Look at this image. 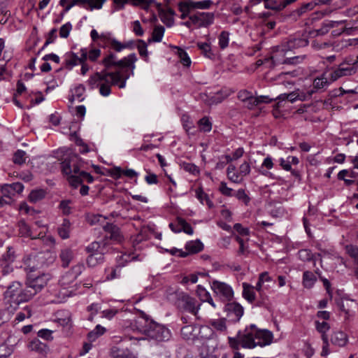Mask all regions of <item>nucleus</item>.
Wrapping results in <instances>:
<instances>
[{"label":"nucleus","instance_id":"obj_33","mask_svg":"<svg viewBox=\"0 0 358 358\" xmlns=\"http://www.w3.org/2000/svg\"><path fill=\"white\" fill-rule=\"evenodd\" d=\"M243 297L249 302H253L255 300V293L254 292V287L246 282H243Z\"/></svg>","mask_w":358,"mask_h":358},{"label":"nucleus","instance_id":"obj_60","mask_svg":"<svg viewBox=\"0 0 358 358\" xmlns=\"http://www.w3.org/2000/svg\"><path fill=\"white\" fill-rule=\"evenodd\" d=\"M178 8L181 13H189L190 10L194 9L192 1H180L178 3Z\"/></svg>","mask_w":358,"mask_h":358},{"label":"nucleus","instance_id":"obj_51","mask_svg":"<svg viewBox=\"0 0 358 358\" xmlns=\"http://www.w3.org/2000/svg\"><path fill=\"white\" fill-rule=\"evenodd\" d=\"M328 85V80L326 77H324V75H322L321 77H317L314 79L313 81V87L315 90H320L324 88Z\"/></svg>","mask_w":358,"mask_h":358},{"label":"nucleus","instance_id":"obj_21","mask_svg":"<svg viewBox=\"0 0 358 358\" xmlns=\"http://www.w3.org/2000/svg\"><path fill=\"white\" fill-rule=\"evenodd\" d=\"M176 222L178 224V229H174V224L173 223H170L169 224V227L171 228V229L173 232L179 233V232L182 231H184L185 233H186L187 234H189V235L193 234L194 231H193L192 227L183 218H182V217H177Z\"/></svg>","mask_w":358,"mask_h":358},{"label":"nucleus","instance_id":"obj_7","mask_svg":"<svg viewBox=\"0 0 358 358\" xmlns=\"http://www.w3.org/2000/svg\"><path fill=\"white\" fill-rule=\"evenodd\" d=\"M49 253L40 252L36 255L28 256L23 259V266L24 271L27 274H31V273L43 268L45 266L48 264V258L46 255Z\"/></svg>","mask_w":358,"mask_h":358},{"label":"nucleus","instance_id":"obj_46","mask_svg":"<svg viewBox=\"0 0 358 358\" xmlns=\"http://www.w3.org/2000/svg\"><path fill=\"white\" fill-rule=\"evenodd\" d=\"M210 325L217 331H224L227 329L225 319L212 320L209 322Z\"/></svg>","mask_w":358,"mask_h":358},{"label":"nucleus","instance_id":"obj_52","mask_svg":"<svg viewBox=\"0 0 358 358\" xmlns=\"http://www.w3.org/2000/svg\"><path fill=\"white\" fill-rule=\"evenodd\" d=\"M344 22L345 21L343 20L326 22L324 23V27L318 30V32L321 34H324L328 31L329 28L337 27Z\"/></svg>","mask_w":358,"mask_h":358},{"label":"nucleus","instance_id":"obj_44","mask_svg":"<svg viewBox=\"0 0 358 358\" xmlns=\"http://www.w3.org/2000/svg\"><path fill=\"white\" fill-rule=\"evenodd\" d=\"M105 332L106 329L100 324H97L94 330L88 333L87 337L91 341H94Z\"/></svg>","mask_w":358,"mask_h":358},{"label":"nucleus","instance_id":"obj_28","mask_svg":"<svg viewBox=\"0 0 358 358\" xmlns=\"http://www.w3.org/2000/svg\"><path fill=\"white\" fill-rule=\"evenodd\" d=\"M332 344L338 347L345 345L348 342L347 335L341 331H337L333 333L331 337Z\"/></svg>","mask_w":358,"mask_h":358},{"label":"nucleus","instance_id":"obj_49","mask_svg":"<svg viewBox=\"0 0 358 358\" xmlns=\"http://www.w3.org/2000/svg\"><path fill=\"white\" fill-rule=\"evenodd\" d=\"M198 48L201 50L203 55L208 58H212L213 54L210 45L208 43H197Z\"/></svg>","mask_w":358,"mask_h":358},{"label":"nucleus","instance_id":"obj_43","mask_svg":"<svg viewBox=\"0 0 358 358\" xmlns=\"http://www.w3.org/2000/svg\"><path fill=\"white\" fill-rule=\"evenodd\" d=\"M45 196V192L43 189H36L31 192L29 199L32 203H36Z\"/></svg>","mask_w":358,"mask_h":358},{"label":"nucleus","instance_id":"obj_42","mask_svg":"<svg viewBox=\"0 0 358 358\" xmlns=\"http://www.w3.org/2000/svg\"><path fill=\"white\" fill-rule=\"evenodd\" d=\"M136 46L138 49L140 56L145 60H147L148 52L147 50L148 43L143 40L136 41Z\"/></svg>","mask_w":358,"mask_h":358},{"label":"nucleus","instance_id":"obj_62","mask_svg":"<svg viewBox=\"0 0 358 358\" xmlns=\"http://www.w3.org/2000/svg\"><path fill=\"white\" fill-rule=\"evenodd\" d=\"M299 257L302 261H310L313 258V254L310 250L308 249H303L298 252Z\"/></svg>","mask_w":358,"mask_h":358},{"label":"nucleus","instance_id":"obj_9","mask_svg":"<svg viewBox=\"0 0 358 358\" xmlns=\"http://www.w3.org/2000/svg\"><path fill=\"white\" fill-rule=\"evenodd\" d=\"M49 279V275L46 273H42L37 276L34 274H29L26 288L29 291V293L32 294L33 297L47 285Z\"/></svg>","mask_w":358,"mask_h":358},{"label":"nucleus","instance_id":"obj_20","mask_svg":"<svg viewBox=\"0 0 358 358\" xmlns=\"http://www.w3.org/2000/svg\"><path fill=\"white\" fill-rule=\"evenodd\" d=\"M308 45V40L304 38H290L284 45L282 52L291 50L295 48L306 47Z\"/></svg>","mask_w":358,"mask_h":358},{"label":"nucleus","instance_id":"obj_32","mask_svg":"<svg viewBox=\"0 0 358 358\" xmlns=\"http://www.w3.org/2000/svg\"><path fill=\"white\" fill-rule=\"evenodd\" d=\"M315 328L320 333L322 334V339L323 343L327 345L328 336L326 334V332L328 331L330 329L329 324L325 321L321 322L320 321H315Z\"/></svg>","mask_w":358,"mask_h":358},{"label":"nucleus","instance_id":"obj_6","mask_svg":"<svg viewBox=\"0 0 358 358\" xmlns=\"http://www.w3.org/2000/svg\"><path fill=\"white\" fill-rule=\"evenodd\" d=\"M90 36L94 42H98L99 41V44L101 45H110L117 52H120L124 48H129L132 43L131 42L122 43L117 40L112 38L111 34L110 33H102L99 34V33L95 29H92L91 31Z\"/></svg>","mask_w":358,"mask_h":358},{"label":"nucleus","instance_id":"obj_2","mask_svg":"<svg viewBox=\"0 0 358 358\" xmlns=\"http://www.w3.org/2000/svg\"><path fill=\"white\" fill-rule=\"evenodd\" d=\"M171 336V331L167 327L136 308V341L153 339L162 342L169 341Z\"/></svg>","mask_w":358,"mask_h":358},{"label":"nucleus","instance_id":"obj_1","mask_svg":"<svg viewBox=\"0 0 358 358\" xmlns=\"http://www.w3.org/2000/svg\"><path fill=\"white\" fill-rule=\"evenodd\" d=\"M273 334L266 329H258L255 324L239 331L236 337H228L229 346L238 350L240 347L252 349L257 346L264 347L272 343Z\"/></svg>","mask_w":358,"mask_h":358},{"label":"nucleus","instance_id":"obj_5","mask_svg":"<svg viewBox=\"0 0 358 358\" xmlns=\"http://www.w3.org/2000/svg\"><path fill=\"white\" fill-rule=\"evenodd\" d=\"M3 296L5 303L15 309L21 303L30 300L32 294L26 287L24 289L19 281H13L6 287Z\"/></svg>","mask_w":358,"mask_h":358},{"label":"nucleus","instance_id":"obj_16","mask_svg":"<svg viewBox=\"0 0 358 358\" xmlns=\"http://www.w3.org/2000/svg\"><path fill=\"white\" fill-rule=\"evenodd\" d=\"M357 71V69L348 64H341L339 66L334 70L330 73V80L331 81H336L341 77L351 76L355 74Z\"/></svg>","mask_w":358,"mask_h":358},{"label":"nucleus","instance_id":"obj_40","mask_svg":"<svg viewBox=\"0 0 358 358\" xmlns=\"http://www.w3.org/2000/svg\"><path fill=\"white\" fill-rule=\"evenodd\" d=\"M59 257L62 262V266L66 267L73 259V252L69 248L64 249L61 251Z\"/></svg>","mask_w":358,"mask_h":358},{"label":"nucleus","instance_id":"obj_17","mask_svg":"<svg viewBox=\"0 0 358 358\" xmlns=\"http://www.w3.org/2000/svg\"><path fill=\"white\" fill-rule=\"evenodd\" d=\"M314 92L313 90H311L307 93H304L298 90L289 94H282L279 95L277 99L280 100H289L290 102H294L296 100L306 101L311 97Z\"/></svg>","mask_w":358,"mask_h":358},{"label":"nucleus","instance_id":"obj_57","mask_svg":"<svg viewBox=\"0 0 358 358\" xmlns=\"http://www.w3.org/2000/svg\"><path fill=\"white\" fill-rule=\"evenodd\" d=\"M213 4V1L211 0H203L200 1H192V6L194 8L197 9H207L210 7Z\"/></svg>","mask_w":358,"mask_h":358},{"label":"nucleus","instance_id":"obj_36","mask_svg":"<svg viewBox=\"0 0 358 358\" xmlns=\"http://www.w3.org/2000/svg\"><path fill=\"white\" fill-rule=\"evenodd\" d=\"M165 31V29L162 25H157L155 27L152 38H149L148 43H150L152 41L160 42L162 40Z\"/></svg>","mask_w":358,"mask_h":358},{"label":"nucleus","instance_id":"obj_13","mask_svg":"<svg viewBox=\"0 0 358 358\" xmlns=\"http://www.w3.org/2000/svg\"><path fill=\"white\" fill-rule=\"evenodd\" d=\"M79 157L73 154L66 157L61 164L62 170L64 174L68 176V178L71 176H78L80 172L78 166Z\"/></svg>","mask_w":358,"mask_h":358},{"label":"nucleus","instance_id":"obj_4","mask_svg":"<svg viewBox=\"0 0 358 358\" xmlns=\"http://www.w3.org/2000/svg\"><path fill=\"white\" fill-rule=\"evenodd\" d=\"M136 6H139L148 13L147 21L151 22H156L157 21V17L155 14L154 8H155L158 12L161 21L166 26L171 27L174 24L173 17L176 14L175 11L171 8L164 9L162 4L156 2L155 0H136Z\"/></svg>","mask_w":358,"mask_h":358},{"label":"nucleus","instance_id":"obj_50","mask_svg":"<svg viewBox=\"0 0 358 358\" xmlns=\"http://www.w3.org/2000/svg\"><path fill=\"white\" fill-rule=\"evenodd\" d=\"M347 253L354 259L355 263L358 267V247L349 245L345 247Z\"/></svg>","mask_w":358,"mask_h":358},{"label":"nucleus","instance_id":"obj_24","mask_svg":"<svg viewBox=\"0 0 358 358\" xmlns=\"http://www.w3.org/2000/svg\"><path fill=\"white\" fill-rule=\"evenodd\" d=\"M356 307V303L353 300L342 301L339 303L340 310L345 313V320H348L353 315V308Z\"/></svg>","mask_w":358,"mask_h":358},{"label":"nucleus","instance_id":"obj_54","mask_svg":"<svg viewBox=\"0 0 358 358\" xmlns=\"http://www.w3.org/2000/svg\"><path fill=\"white\" fill-rule=\"evenodd\" d=\"M178 55L180 59L181 63L185 66H189L191 64V60L187 52L182 48H178Z\"/></svg>","mask_w":358,"mask_h":358},{"label":"nucleus","instance_id":"obj_27","mask_svg":"<svg viewBox=\"0 0 358 358\" xmlns=\"http://www.w3.org/2000/svg\"><path fill=\"white\" fill-rule=\"evenodd\" d=\"M152 233H154L153 224L143 225L141 228L140 231L136 236V243L150 238L152 236Z\"/></svg>","mask_w":358,"mask_h":358},{"label":"nucleus","instance_id":"obj_8","mask_svg":"<svg viewBox=\"0 0 358 358\" xmlns=\"http://www.w3.org/2000/svg\"><path fill=\"white\" fill-rule=\"evenodd\" d=\"M134 341L131 337H125L122 340L120 346H114L110 350L112 358H133Z\"/></svg>","mask_w":358,"mask_h":358},{"label":"nucleus","instance_id":"obj_19","mask_svg":"<svg viewBox=\"0 0 358 358\" xmlns=\"http://www.w3.org/2000/svg\"><path fill=\"white\" fill-rule=\"evenodd\" d=\"M84 180L89 183H92L94 181V178L89 173L80 171L78 176H71L68 178L69 184L75 188L81 185Z\"/></svg>","mask_w":358,"mask_h":358},{"label":"nucleus","instance_id":"obj_38","mask_svg":"<svg viewBox=\"0 0 358 358\" xmlns=\"http://www.w3.org/2000/svg\"><path fill=\"white\" fill-rule=\"evenodd\" d=\"M357 176V173L353 171L348 170H342L338 174V178L339 180H343L345 182L350 185L354 182V180L352 179H347L346 177H350V178H355Z\"/></svg>","mask_w":358,"mask_h":358},{"label":"nucleus","instance_id":"obj_56","mask_svg":"<svg viewBox=\"0 0 358 358\" xmlns=\"http://www.w3.org/2000/svg\"><path fill=\"white\" fill-rule=\"evenodd\" d=\"M108 219H109V217H103L97 214L88 216L87 221L90 224L93 225L98 223L103 224L104 221Z\"/></svg>","mask_w":358,"mask_h":358},{"label":"nucleus","instance_id":"obj_14","mask_svg":"<svg viewBox=\"0 0 358 358\" xmlns=\"http://www.w3.org/2000/svg\"><path fill=\"white\" fill-rule=\"evenodd\" d=\"M211 288L215 294L223 301H230L233 298V289L225 282L213 280L211 282Z\"/></svg>","mask_w":358,"mask_h":358},{"label":"nucleus","instance_id":"obj_39","mask_svg":"<svg viewBox=\"0 0 358 358\" xmlns=\"http://www.w3.org/2000/svg\"><path fill=\"white\" fill-rule=\"evenodd\" d=\"M103 256L101 252H95L90 255L87 259V264L90 267H94L103 262Z\"/></svg>","mask_w":358,"mask_h":358},{"label":"nucleus","instance_id":"obj_53","mask_svg":"<svg viewBox=\"0 0 358 358\" xmlns=\"http://www.w3.org/2000/svg\"><path fill=\"white\" fill-rule=\"evenodd\" d=\"M26 158V152L18 150L15 152L13 161L15 164L21 165L25 162Z\"/></svg>","mask_w":358,"mask_h":358},{"label":"nucleus","instance_id":"obj_31","mask_svg":"<svg viewBox=\"0 0 358 358\" xmlns=\"http://www.w3.org/2000/svg\"><path fill=\"white\" fill-rule=\"evenodd\" d=\"M316 281L317 278L313 272L309 271L303 272L302 283L304 287L310 289L313 287Z\"/></svg>","mask_w":358,"mask_h":358},{"label":"nucleus","instance_id":"obj_48","mask_svg":"<svg viewBox=\"0 0 358 358\" xmlns=\"http://www.w3.org/2000/svg\"><path fill=\"white\" fill-rule=\"evenodd\" d=\"M235 171H236L235 166L232 165V164L229 165L227 169V177H228L229 180H230L231 181L236 182V183H238L240 182L239 176L236 173Z\"/></svg>","mask_w":358,"mask_h":358},{"label":"nucleus","instance_id":"obj_29","mask_svg":"<svg viewBox=\"0 0 358 358\" xmlns=\"http://www.w3.org/2000/svg\"><path fill=\"white\" fill-rule=\"evenodd\" d=\"M186 252L189 254H195L203 249V245L199 240L191 241L185 245Z\"/></svg>","mask_w":358,"mask_h":358},{"label":"nucleus","instance_id":"obj_22","mask_svg":"<svg viewBox=\"0 0 358 358\" xmlns=\"http://www.w3.org/2000/svg\"><path fill=\"white\" fill-rule=\"evenodd\" d=\"M103 229L104 231L108 234H110V238L120 243L122 239V236L120 234V229L116 225L113 224L106 222V224L103 226Z\"/></svg>","mask_w":358,"mask_h":358},{"label":"nucleus","instance_id":"obj_18","mask_svg":"<svg viewBox=\"0 0 358 358\" xmlns=\"http://www.w3.org/2000/svg\"><path fill=\"white\" fill-rule=\"evenodd\" d=\"M224 309L228 317L234 322L239 321L244 312L243 306L236 302L227 303Z\"/></svg>","mask_w":358,"mask_h":358},{"label":"nucleus","instance_id":"obj_12","mask_svg":"<svg viewBox=\"0 0 358 358\" xmlns=\"http://www.w3.org/2000/svg\"><path fill=\"white\" fill-rule=\"evenodd\" d=\"M85 266L82 263H78L73 266L71 270L65 273L60 278L59 283L64 289L74 282L76 279L82 273Z\"/></svg>","mask_w":358,"mask_h":358},{"label":"nucleus","instance_id":"obj_58","mask_svg":"<svg viewBox=\"0 0 358 358\" xmlns=\"http://www.w3.org/2000/svg\"><path fill=\"white\" fill-rule=\"evenodd\" d=\"M120 268L117 266L116 268H108L106 269V279L108 280H113L119 276Z\"/></svg>","mask_w":358,"mask_h":358},{"label":"nucleus","instance_id":"obj_30","mask_svg":"<svg viewBox=\"0 0 358 358\" xmlns=\"http://www.w3.org/2000/svg\"><path fill=\"white\" fill-rule=\"evenodd\" d=\"M195 196L202 204H206L209 208L214 207L213 202L210 199L208 195L204 192L202 187H199L195 190Z\"/></svg>","mask_w":358,"mask_h":358},{"label":"nucleus","instance_id":"obj_35","mask_svg":"<svg viewBox=\"0 0 358 358\" xmlns=\"http://www.w3.org/2000/svg\"><path fill=\"white\" fill-rule=\"evenodd\" d=\"M17 226L19 234L22 236L30 237L31 239L37 238L36 236L32 235L29 226L24 220H20Z\"/></svg>","mask_w":358,"mask_h":358},{"label":"nucleus","instance_id":"obj_26","mask_svg":"<svg viewBox=\"0 0 358 358\" xmlns=\"http://www.w3.org/2000/svg\"><path fill=\"white\" fill-rule=\"evenodd\" d=\"M28 348L31 351H34L39 354H45L48 351V347L47 345L42 343L38 338H34L28 344Z\"/></svg>","mask_w":358,"mask_h":358},{"label":"nucleus","instance_id":"obj_41","mask_svg":"<svg viewBox=\"0 0 358 358\" xmlns=\"http://www.w3.org/2000/svg\"><path fill=\"white\" fill-rule=\"evenodd\" d=\"M15 258V251L13 250V248L8 247L6 252L1 257L0 263L11 264L14 262Z\"/></svg>","mask_w":358,"mask_h":358},{"label":"nucleus","instance_id":"obj_25","mask_svg":"<svg viewBox=\"0 0 358 358\" xmlns=\"http://www.w3.org/2000/svg\"><path fill=\"white\" fill-rule=\"evenodd\" d=\"M233 92L228 89H222L213 96H210L208 101V105L217 104L221 103L224 99L227 98Z\"/></svg>","mask_w":358,"mask_h":358},{"label":"nucleus","instance_id":"obj_63","mask_svg":"<svg viewBox=\"0 0 358 358\" xmlns=\"http://www.w3.org/2000/svg\"><path fill=\"white\" fill-rule=\"evenodd\" d=\"M235 196L238 200L243 201L245 205H248V203L250 202V197L248 196V194L245 192V190L243 189H238L236 192Z\"/></svg>","mask_w":358,"mask_h":358},{"label":"nucleus","instance_id":"obj_45","mask_svg":"<svg viewBox=\"0 0 358 358\" xmlns=\"http://www.w3.org/2000/svg\"><path fill=\"white\" fill-rule=\"evenodd\" d=\"M230 34L227 31H222L218 36V43L221 49L224 50L228 47Z\"/></svg>","mask_w":358,"mask_h":358},{"label":"nucleus","instance_id":"obj_59","mask_svg":"<svg viewBox=\"0 0 358 358\" xmlns=\"http://www.w3.org/2000/svg\"><path fill=\"white\" fill-rule=\"evenodd\" d=\"M315 6V3H314L313 1L311 2L302 5L299 8L296 9L295 12L298 14L299 16H300L306 11L313 10Z\"/></svg>","mask_w":358,"mask_h":358},{"label":"nucleus","instance_id":"obj_23","mask_svg":"<svg viewBox=\"0 0 358 358\" xmlns=\"http://www.w3.org/2000/svg\"><path fill=\"white\" fill-rule=\"evenodd\" d=\"M57 323L69 329L71 327V315L69 311L60 310L57 313Z\"/></svg>","mask_w":358,"mask_h":358},{"label":"nucleus","instance_id":"obj_15","mask_svg":"<svg viewBox=\"0 0 358 358\" xmlns=\"http://www.w3.org/2000/svg\"><path fill=\"white\" fill-rule=\"evenodd\" d=\"M195 23V29L208 27L214 22L215 15L210 12H197L192 15Z\"/></svg>","mask_w":358,"mask_h":358},{"label":"nucleus","instance_id":"obj_34","mask_svg":"<svg viewBox=\"0 0 358 358\" xmlns=\"http://www.w3.org/2000/svg\"><path fill=\"white\" fill-rule=\"evenodd\" d=\"M111 175L115 178H121L122 176L129 178H133L134 177V170H124L119 167H116L111 171Z\"/></svg>","mask_w":358,"mask_h":358},{"label":"nucleus","instance_id":"obj_55","mask_svg":"<svg viewBox=\"0 0 358 358\" xmlns=\"http://www.w3.org/2000/svg\"><path fill=\"white\" fill-rule=\"evenodd\" d=\"M273 167V163L272 158L271 157L268 156L267 157H266L264 159V161L262 164L260 172L262 174H263L264 176H267L268 172L266 170H263V169L266 168L267 170H269V169H271Z\"/></svg>","mask_w":358,"mask_h":358},{"label":"nucleus","instance_id":"obj_37","mask_svg":"<svg viewBox=\"0 0 358 358\" xmlns=\"http://www.w3.org/2000/svg\"><path fill=\"white\" fill-rule=\"evenodd\" d=\"M71 222L69 220L64 219L63 223L57 229V232L62 239H66L69 237Z\"/></svg>","mask_w":358,"mask_h":358},{"label":"nucleus","instance_id":"obj_11","mask_svg":"<svg viewBox=\"0 0 358 358\" xmlns=\"http://www.w3.org/2000/svg\"><path fill=\"white\" fill-rule=\"evenodd\" d=\"M134 55L131 54L127 57H124L122 59H117L115 55L110 52L102 60V64L106 69H109L113 67L124 69L131 66L134 62Z\"/></svg>","mask_w":358,"mask_h":358},{"label":"nucleus","instance_id":"obj_47","mask_svg":"<svg viewBox=\"0 0 358 358\" xmlns=\"http://www.w3.org/2000/svg\"><path fill=\"white\" fill-rule=\"evenodd\" d=\"M199 127L203 132H208L212 129V123L209 118L203 117L198 122Z\"/></svg>","mask_w":358,"mask_h":358},{"label":"nucleus","instance_id":"obj_64","mask_svg":"<svg viewBox=\"0 0 358 358\" xmlns=\"http://www.w3.org/2000/svg\"><path fill=\"white\" fill-rule=\"evenodd\" d=\"M72 29V25L70 22H67L62 25L59 30V36L62 38H67L69 35L71 30Z\"/></svg>","mask_w":358,"mask_h":358},{"label":"nucleus","instance_id":"obj_10","mask_svg":"<svg viewBox=\"0 0 358 358\" xmlns=\"http://www.w3.org/2000/svg\"><path fill=\"white\" fill-rule=\"evenodd\" d=\"M177 305L180 308L198 317L197 314L201 303L188 294L181 293L178 299Z\"/></svg>","mask_w":358,"mask_h":358},{"label":"nucleus","instance_id":"obj_3","mask_svg":"<svg viewBox=\"0 0 358 358\" xmlns=\"http://www.w3.org/2000/svg\"><path fill=\"white\" fill-rule=\"evenodd\" d=\"M91 89L99 88V93L107 96L111 92L112 85H118L120 88L125 86V81L122 80L120 72L108 73L106 70L96 73L88 80Z\"/></svg>","mask_w":358,"mask_h":358},{"label":"nucleus","instance_id":"obj_61","mask_svg":"<svg viewBox=\"0 0 358 358\" xmlns=\"http://www.w3.org/2000/svg\"><path fill=\"white\" fill-rule=\"evenodd\" d=\"M220 192L227 196H233V189L230 187H228L227 183L224 181L221 182L220 184V187L218 188Z\"/></svg>","mask_w":358,"mask_h":358}]
</instances>
